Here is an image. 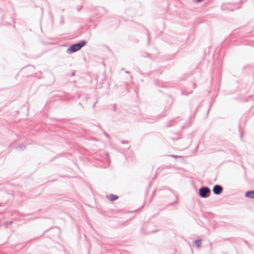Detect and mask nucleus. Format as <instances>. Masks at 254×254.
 Returning a JSON list of instances; mask_svg holds the SVG:
<instances>
[{
	"instance_id": "4468645a",
	"label": "nucleus",
	"mask_w": 254,
	"mask_h": 254,
	"mask_svg": "<svg viewBox=\"0 0 254 254\" xmlns=\"http://www.w3.org/2000/svg\"><path fill=\"white\" fill-rule=\"evenodd\" d=\"M86 98L87 99H88V98H89V97H88V96H86Z\"/></svg>"
},
{
	"instance_id": "ddd939ff",
	"label": "nucleus",
	"mask_w": 254,
	"mask_h": 254,
	"mask_svg": "<svg viewBox=\"0 0 254 254\" xmlns=\"http://www.w3.org/2000/svg\"><path fill=\"white\" fill-rule=\"evenodd\" d=\"M146 55H147V56H149V54H148V53H146Z\"/></svg>"
},
{
	"instance_id": "7ed1b4c3",
	"label": "nucleus",
	"mask_w": 254,
	"mask_h": 254,
	"mask_svg": "<svg viewBox=\"0 0 254 254\" xmlns=\"http://www.w3.org/2000/svg\"><path fill=\"white\" fill-rule=\"evenodd\" d=\"M223 187L219 185H215L213 188V192L216 195L220 194L223 191Z\"/></svg>"
},
{
	"instance_id": "1a4fd4ad",
	"label": "nucleus",
	"mask_w": 254,
	"mask_h": 254,
	"mask_svg": "<svg viewBox=\"0 0 254 254\" xmlns=\"http://www.w3.org/2000/svg\"><path fill=\"white\" fill-rule=\"evenodd\" d=\"M171 156L174 157V158H177L178 157V156H176V155H171Z\"/></svg>"
},
{
	"instance_id": "423d86ee",
	"label": "nucleus",
	"mask_w": 254,
	"mask_h": 254,
	"mask_svg": "<svg viewBox=\"0 0 254 254\" xmlns=\"http://www.w3.org/2000/svg\"><path fill=\"white\" fill-rule=\"evenodd\" d=\"M194 244L196 247L199 248L201 244V240H196L194 241Z\"/></svg>"
},
{
	"instance_id": "9d476101",
	"label": "nucleus",
	"mask_w": 254,
	"mask_h": 254,
	"mask_svg": "<svg viewBox=\"0 0 254 254\" xmlns=\"http://www.w3.org/2000/svg\"><path fill=\"white\" fill-rule=\"evenodd\" d=\"M72 76H74L75 75V72H73L71 74Z\"/></svg>"
},
{
	"instance_id": "39448f33",
	"label": "nucleus",
	"mask_w": 254,
	"mask_h": 254,
	"mask_svg": "<svg viewBox=\"0 0 254 254\" xmlns=\"http://www.w3.org/2000/svg\"><path fill=\"white\" fill-rule=\"evenodd\" d=\"M108 197L111 201H114L118 198L117 195L111 193L109 194Z\"/></svg>"
},
{
	"instance_id": "a211bd4d",
	"label": "nucleus",
	"mask_w": 254,
	"mask_h": 254,
	"mask_svg": "<svg viewBox=\"0 0 254 254\" xmlns=\"http://www.w3.org/2000/svg\"><path fill=\"white\" fill-rule=\"evenodd\" d=\"M106 155H107V156H108V155H109V154H108V153H106Z\"/></svg>"
},
{
	"instance_id": "dca6fc26",
	"label": "nucleus",
	"mask_w": 254,
	"mask_h": 254,
	"mask_svg": "<svg viewBox=\"0 0 254 254\" xmlns=\"http://www.w3.org/2000/svg\"><path fill=\"white\" fill-rule=\"evenodd\" d=\"M11 223H12V221H10V222H9V224H11Z\"/></svg>"
},
{
	"instance_id": "6ab92c4d",
	"label": "nucleus",
	"mask_w": 254,
	"mask_h": 254,
	"mask_svg": "<svg viewBox=\"0 0 254 254\" xmlns=\"http://www.w3.org/2000/svg\"><path fill=\"white\" fill-rule=\"evenodd\" d=\"M79 104L81 106V103H79Z\"/></svg>"
},
{
	"instance_id": "2eb2a0df",
	"label": "nucleus",
	"mask_w": 254,
	"mask_h": 254,
	"mask_svg": "<svg viewBox=\"0 0 254 254\" xmlns=\"http://www.w3.org/2000/svg\"><path fill=\"white\" fill-rule=\"evenodd\" d=\"M156 232V231H152V232H151V233H154V232Z\"/></svg>"
},
{
	"instance_id": "0eeeda50",
	"label": "nucleus",
	"mask_w": 254,
	"mask_h": 254,
	"mask_svg": "<svg viewBox=\"0 0 254 254\" xmlns=\"http://www.w3.org/2000/svg\"><path fill=\"white\" fill-rule=\"evenodd\" d=\"M121 143H123V144H124V143H126V144H127L128 143V142L127 141H121Z\"/></svg>"
},
{
	"instance_id": "20e7f679",
	"label": "nucleus",
	"mask_w": 254,
	"mask_h": 254,
	"mask_svg": "<svg viewBox=\"0 0 254 254\" xmlns=\"http://www.w3.org/2000/svg\"><path fill=\"white\" fill-rule=\"evenodd\" d=\"M245 196L251 198H254V190L247 191L245 193Z\"/></svg>"
},
{
	"instance_id": "f03ea898",
	"label": "nucleus",
	"mask_w": 254,
	"mask_h": 254,
	"mask_svg": "<svg viewBox=\"0 0 254 254\" xmlns=\"http://www.w3.org/2000/svg\"><path fill=\"white\" fill-rule=\"evenodd\" d=\"M211 193L210 189L207 187H202L198 190L199 196L201 198H207Z\"/></svg>"
},
{
	"instance_id": "9b49d317",
	"label": "nucleus",
	"mask_w": 254,
	"mask_h": 254,
	"mask_svg": "<svg viewBox=\"0 0 254 254\" xmlns=\"http://www.w3.org/2000/svg\"><path fill=\"white\" fill-rule=\"evenodd\" d=\"M81 8H82V6H81L80 8H78V11H79L81 9Z\"/></svg>"
},
{
	"instance_id": "f3484780",
	"label": "nucleus",
	"mask_w": 254,
	"mask_h": 254,
	"mask_svg": "<svg viewBox=\"0 0 254 254\" xmlns=\"http://www.w3.org/2000/svg\"><path fill=\"white\" fill-rule=\"evenodd\" d=\"M128 72H128V71H126V73H128Z\"/></svg>"
},
{
	"instance_id": "f257e3e1",
	"label": "nucleus",
	"mask_w": 254,
	"mask_h": 254,
	"mask_svg": "<svg viewBox=\"0 0 254 254\" xmlns=\"http://www.w3.org/2000/svg\"><path fill=\"white\" fill-rule=\"evenodd\" d=\"M86 44V41L82 40L79 41V42L71 45L66 50V53L70 54L72 53H74L79 51L81 49L83 46H84Z\"/></svg>"
},
{
	"instance_id": "f8f14e48",
	"label": "nucleus",
	"mask_w": 254,
	"mask_h": 254,
	"mask_svg": "<svg viewBox=\"0 0 254 254\" xmlns=\"http://www.w3.org/2000/svg\"><path fill=\"white\" fill-rule=\"evenodd\" d=\"M96 104V102H95V103L94 104V105H93V108H94V107H95V104Z\"/></svg>"
},
{
	"instance_id": "6e6552de",
	"label": "nucleus",
	"mask_w": 254,
	"mask_h": 254,
	"mask_svg": "<svg viewBox=\"0 0 254 254\" xmlns=\"http://www.w3.org/2000/svg\"><path fill=\"white\" fill-rule=\"evenodd\" d=\"M178 203V198H176V200L173 202V204H177ZM173 204V203L172 204Z\"/></svg>"
}]
</instances>
